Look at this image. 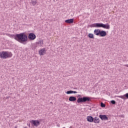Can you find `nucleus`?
<instances>
[{
    "label": "nucleus",
    "mask_w": 128,
    "mask_h": 128,
    "mask_svg": "<svg viewBox=\"0 0 128 128\" xmlns=\"http://www.w3.org/2000/svg\"><path fill=\"white\" fill-rule=\"evenodd\" d=\"M9 36L24 44H26V42H28V36L24 34V32L20 33L19 34H10Z\"/></svg>",
    "instance_id": "obj_1"
},
{
    "label": "nucleus",
    "mask_w": 128,
    "mask_h": 128,
    "mask_svg": "<svg viewBox=\"0 0 128 128\" xmlns=\"http://www.w3.org/2000/svg\"><path fill=\"white\" fill-rule=\"evenodd\" d=\"M90 28H106V30H110V26L108 23L106 24H104L102 23H94L90 24Z\"/></svg>",
    "instance_id": "obj_2"
},
{
    "label": "nucleus",
    "mask_w": 128,
    "mask_h": 128,
    "mask_svg": "<svg viewBox=\"0 0 128 128\" xmlns=\"http://www.w3.org/2000/svg\"><path fill=\"white\" fill-rule=\"evenodd\" d=\"M91 98L88 96L79 97L77 100L78 104H82L84 102H90Z\"/></svg>",
    "instance_id": "obj_3"
},
{
    "label": "nucleus",
    "mask_w": 128,
    "mask_h": 128,
    "mask_svg": "<svg viewBox=\"0 0 128 128\" xmlns=\"http://www.w3.org/2000/svg\"><path fill=\"white\" fill-rule=\"evenodd\" d=\"M12 54L11 52L9 53L7 52L2 51L0 52V57L2 58H12Z\"/></svg>",
    "instance_id": "obj_4"
},
{
    "label": "nucleus",
    "mask_w": 128,
    "mask_h": 128,
    "mask_svg": "<svg viewBox=\"0 0 128 128\" xmlns=\"http://www.w3.org/2000/svg\"><path fill=\"white\" fill-rule=\"evenodd\" d=\"M36 38V36L34 33H30L28 34V40H34Z\"/></svg>",
    "instance_id": "obj_5"
},
{
    "label": "nucleus",
    "mask_w": 128,
    "mask_h": 128,
    "mask_svg": "<svg viewBox=\"0 0 128 128\" xmlns=\"http://www.w3.org/2000/svg\"><path fill=\"white\" fill-rule=\"evenodd\" d=\"M30 122L32 126H40V122L38 120H32L30 121Z\"/></svg>",
    "instance_id": "obj_6"
},
{
    "label": "nucleus",
    "mask_w": 128,
    "mask_h": 128,
    "mask_svg": "<svg viewBox=\"0 0 128 128\" xmlns=\"http://www.w3.org/2000/svg\"><path fill=\"white\" fill-rule=\"evenodd\" d=\"M99 118L102 120H108V118L106 114H100L99 115Z\"/></svg>",
    "instance_id": "obj_7"
},
{
    "label": "nucleus",
    "mask_w": 128,
    "mask_h": 128,
    "mask_svg": "<svg viewBox=\"0 0 128 128\" xmlns=\"http://www.w3.org/2000/svg\"><path fill=\"white\" fill-rule=\"evenodd\" d=\"M116 98H122V100H125L128 99V93H126L124 96H116Z\"/></svg>",
    "instance_id": "obj_8"
},
{
    "label": "nucleus",
    "mask_w": 128,
    "mask_h": 128,
    "mask_svg": "<svg viewBox=\"0 0 128 128\" xmlns=\"http://www.w3.org/2000/svg\"><path fill=\"white\" fill-rule=\"evenodd\" d=\"M106 36V32L104 31V30H100V36H101V37H104Z\"/></svg>",
    "instance_id": "obj_9"
},
{
    "label": "nucleus",
    "mask_w": 128,
    "mask_h": 128,
    "mask_svg": "<svg viewBox=\"0 0 128 128\" xmlns=\"http://www.w3.org/2000/svg\"><path fill=\"white\" fill-rule=\"evenodd\" d=\"M88 122H94V118L92 116H88L86 118Z\"/></svg>",
    "instance_id": "obj_10"
},
{
    "label": "nucleus",
    "mask_w": 128,
    "mask_h": 128,
    "mask_svg": "<svg viewBox=\"0 0 128 128\" xmlns=\"http://www.w3.org/2000/svg\"><path fill=\"white\" fill-rule=\"evenodd\" d=\"M69 102H76V97L74 96H70L68 98Z\"/></svg>",
    "instance_id": "obj_11"
},
{
    "label": "nucleus",
    "mask_w": 128,
    "mask_h": 128,
    "mask_svg": "<svg viewBox=\"0 0 128 128\" xmlns=\"http://www.w3.org/2000/svg\"><path fill=\"white\" fill-rule=\"evenodd\" d=\"M94 34L96 36H100V30L96 29L94 30Z\"/></svg>",
    "instance_id": "obj_12"
},
{
    "label": "nucleus",
    "mask_w": 128,
    "mask_h": 128,
    "mask_svg": "<svg viewBox=\"0 0 128 128\" xmlns=\"http://www.w3.org/2000/svg\"><path fill=\"white\" fill-rule=\"evenodd\" d=\"M46 52V48H43L39 50V54L40 56H44Z\"/></svg>",
    "instance_id": "obj_13"
},
{
    "label": "nucleus",
    "mask_w": 128,
    "mask_h": 128,
    "mask_svg": "<svg viewBox=\"0 0 128 128\" xmlns=\"http://www.w3.org/2000/svg\"><path fill=\"white\" fill-rule=\"evenodd\" d=\"M100 120L99 118L98 117L94 118L93 122H94V124H100Z\"/></svg>",
    "instance_id": "obj_14"
},
{
    "label": "nucleus",
    "mask_w": 128,
    "mask_h": 128,
    "mask_svg": "<svg viewBox=\"0 0 128 128\" xmlns=\"http://www.w3.org/2000/svg\"><path fill=\"white\" fill-rule=\"evenodd\" d=\"M66 24H74V18L68 19L65 20Z\"/></svg>",
    "instance_id": "obj_15"
},
{
    "label": "nucleus",
    "mask_w": 128,
    "mask_h": 128,
    "mask_svg": "<svg viewBox=\"0 0 128 128\" xmlns=\"http://www.w3.org/2000/svg\"><path fill=\"white\" fill-rule=\"evenodd\" d=\"M88 37L90 38H94V34H92V33H90L88 34Z\"/></svg>",
    "instance_id": "obj_16"
},
{
    "label": "nucleus",
    "mask_w": 128,
    "mask_h": 128,
    "mask_svg": "<svg viewBox=\"0 0 128 128\" xmlns=\"http://www.w3.org/2000/svg\"><path fill=\"white\" fill-rule=\"evenodd\" d=\"M30 3L32 4L33 6H36V4H38V2L36 0H31Z\"/></svg>",
    "instance_id": "obj_17"
},
{
    "label": "nucleus",
    "mask_w": 128,
    "mask_h": 128,
    "mask_svg": "<svg viewBox=\"0 0 128 128\" xmlns=\"http://www.w3.org/2000/svg\"><path fill=\"white\" fill-rule=\"evenodd\" d=\"M72 92H73V91L72 90H70L67 91V92H66V94H72Z\"/></svg>",
    "instance_id": "obj_18"
},
{
    "label": "nucleus",
    "mask_w": 128,
    "mask_h": 128,
    "mask_svg": "<svg viewBox=\"0 0 128 128\" xmlns=\"http://www.w3.org/2000/svg\"><path fill=\"white\" fill-rule=\"evenodd\" d=\"M101 108H106V104H104L102 102L100 103Z\"/></svg>",
    "instance_id": "obj_19"
},
{
    "label": "nucleus",
    "mask_w": 128,
    "mask_h": 128,
    "mask_svg": "<svg viewBox=\"0 0 128 128\" xmlns=\"http://www.w3.org/2000/svg\"><path fill=\"white\" fill-rule=\"evenodd\" d=\"M110 102L112 104H116V100H112L110 101Z\"/></svg>",
    "instance_id": "obj_20"
},
{
    "label": "nucleus",
    "mask_w": 128,
    "mask_h": 128,
    "mask_svg": "<svg viewBox=\"0 0 128 128\" xmlns=\"http://www.w3.org/2000/svg\"><path fill=\"white\" fill-rule=\"evenodd\" d=\"M38 44H44V41L42 40H40L39 42H38Z\"/></svg>",
    "instance_id": "obj_21"
},
{
    "label": "nucleus",
    "mask_w": 128,
    "mask_h": 128,
    "mask_svg": "<svg viewBox=\"0 0 128 128\" xmlns=\"http://www.w3.org/2000/svg\"><path fill=\"white\" fill-rule=\"evenodd\" d=\"M72 94H78V92L76 91H73Z\"/></svg>",
    "instance_id": "obj_22"
},
{
    "label": "nucleus",
    "mask_w": 128,
    "mask_h": 128,
    "mask_svg": "<svg viewBox=\"0 0 128 128\" xmlns=\"http://www.w3.org/2000/svg\"><path fill=\"white\" fill-rule=\"evenodd\" d=\"M36 48V46H35L34 48H32V50H34V48Z\"/></svg>",
    "instance_id": "obj_23"
},
{
    "label": "nucleus",
    "mask_w": 128,
    "mask_h": 128,
    "mask_svg": "<svg viewBox=\"0 0 128 128\" xmlns=\"http://www.w3.org/2000/svg\"><path fill=\"white\" fill-rule=\"evenodd\" d=\"M57 126H60V124H57Z\"/></svg>",
    "instance_id": "obj_24"
},
{
    "label": "nucleus",
    "mask_w": 128,
    "mask_h": 128,
    "mask_svg": "<svg viewBox=\"0 0 128 128\" xmlns=\"http://www.w3.org/2000/svg\"><path fill=\"white\" fill-rule=\"evenodd\" d=\"M78 96H80V95H78Z\"/></svg>",
    "instance_id": "obj_25"
},
{
    "label": "nucleus",
    "mask_w": 128,
    "mask_h": 128,
    "mask_svg": "<svg viewBox=\"0 0 128 128\" xmlns=\"http://www.w3.org/2000/svg\"><path fill=\"white\" fill-rule=\"evenodd\" d=\"M6 98H8V97H6Z\"/></svg>",
    "instance_id": "obj_26"
},
{
    "label": "nucleus",
    "mask_w": 128,
    "mask_h": 128,
    "mask_svg": "<svg viewBox=\"0 0 128 128\" xmlns=\"http://www.w3.org/2000/svg\"><path fill=\"white\" fill-rule=\"evenodd\" d=\"M50 104H52V102H50Z\"/></svg>",
    "instance_id": "obj_27"
},
{
    "label": "nucleus",
    "mask_w": 128,
    "mask_h": 128,
    "mask_svg": "<svg viewBox=\"0 0 128 128\" xmlns=\"http://www.w3.org/2000/svg\"><path fill=\"white\" fill-rule=\"evenodd\" d=\"M66 128V127H64V128Z\"/></svg>",
    "instance_id": "obj_28"
},
{
    "label": "nucleus",
    "mask_w": 128,
    "mask_h": 128,
    "mask_svg": "<svg viewBox=\"0 0 128 128\" xmlns=\"http://www.w3.org/2000/svg\"><path fill=\"white\" fill-rule=\"evenodd\" d=\"M28 126H30V124L28 125Z\"/></svg>",
    "instance_id": "obj_29"
},
{
    "label": "nucleus",
    "mask_w": 128,
    "mask_h": 128,
    "mask_svg": "<svg viewBox=\"0 0 128 128\" xmlns=\"http://www.w3.org/2000/svg\"><path fill=\"white\" fill-rule=\"evenodd\" d=\"M15 128H16L15 127Z\"/></svg>",
    "instance_id": "obj_30"
}]
</instances>
